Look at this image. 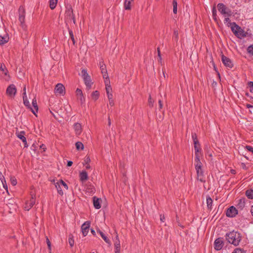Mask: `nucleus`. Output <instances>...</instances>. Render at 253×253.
Returning <instances> with one entry per match:
<instances>
[{
    "label": "nucleus",
    "mask_w": 253,
    "mask_h": 253,
    "mask_svg": "<svg viewBox=\"0 0 253 253\" xmlns=\"http://www.w3.org/2000/svg\"><path fill=\"white\" fill-rule=\"evenodd\" d=\"M16 88L14 84L9 85L6 89V94L11 97H14L16 93Z\"/></svg>",
    "instance_id": "obj_7"
},
{
    "label": "nucleus",
    "mask_w": 253,
    "mask_h": 253,
    "mask_svg": "<svg viewBox=\"0 0 253 253\" xmlns=\"http://www.w3.org/2000/svg\"><path fill=\"white\" fill-rule=\"evenodd\" d=\"M173 12L174 14L177 13V2L176 0H172Z\"/></svg>",
    "instance_id": "obj_37"
},
{
    "label": "nucleus",
    "mask_w": 253,
    "mask_h": 253,
    "mask_svg": "<svg viewBox=\"0 0 253 253\" xmlns=\"http://www.w3.org/2000/svg\"><path fill=\"white\" fill-rule=\"evenodd\" d=\"M206 202L208 209L211 211L212 209L213 200L209 195H207L206 197Z\"/></svg>",
    "instance_id": "obj_23"
},
{
    "label": "nucleus",
    "mask_w": 253,
    "mask_h": 253,
    "mask_svg": "<svg viewBox=\"0 0 253 253\" xmlns=\"http://www.w3.org/2000/svg\"><path fill=\"white\" fill-rule=\"evenodd\" d=\"M246 196L250 199H253V190L248 189L246 191Z\"/></svg>",
    "instance_id": "obj_32"
},
{
    "label": "nucleus",
    "mask_w": 253,
    "mask_h": 253,
    "mask_svg": "<svg viewBox=\"0 0 253 253\" xmlns=\"http://www.w3.org/2000/svg\"><path fill=\"white\" fill-rule=\"evenodd\" d=\"M231 26V31L234 34V32H237L238 30L236 29V26L234 24V22H232V25Z\"/></svg>",
    "instance_id": "obj_52"
},
{
    "label": "nucleus",
    "mask_w": 253,
    "mask_h": 253,
    "mask_svg": "<svg viewBox=\"0 0 253 253\" xmlns=\"http://www.w3.org/2000/svg\"><path fill=\"white\" fill-rule=\"evenodd\" d=\"M148 103H149V105L150 107L152 108L153 107L154 101L152 100L151 95L149 96V97L148 99Z\"/></svg>",
    "instance_id": "obj_50"
},
{
    "label": "nucleus",
    "mask_w": 253,
    "mask_h": 253,
    "mask_svg": "<svg viewBox=\"0 0 253 253\" xmlns=\"http://www.w3.org/2000/svg\"><path fill=\"white\" fill-rule=\"evenodd\" d=\"M165 218L164 215L161 214L160 215V220H161V221L162 222H164L165 221Z\"/></svg>",
    "instance_id": "obj_61"
},
{
    "label": "nucleus",
    "mask_w": 253,
    "mask_h": 253,
    "mask_svg": "<svg viewBox=\"0 0 253 253\" xmlns=\"http://www.w3.org/2000/svg\"><path fill=\"white\" fill-rule=\"evenodd\" d=\"M65 18L66 22L69 23L73 20L74 23L75 24V18L73 14L72 8L71 5L66 7Z\"/></svg>",
    "instance_id": "obj_3"
},
{
    "label": "nucleus",
    "mask_w": 253,
    "mask_h": 253,
    "mask_svg": "<svg viewBox=\"0 0 253 253\" xmlns=\"http://www.w3.org/2000/svg\"><path fill=\"white\" fill-rule=\"evenodd\" d=\"M232 253H246V251L240 248H236Z\"/></svg>",
    "instance_id": "obj_45"
},
{
    "label": "nucleus",
    "mask_w": 253,
    "mask_h": 253,
    "mask_svg": "<svg viewBox=\"0 0 253 253\" xmlns=\"http://www.w3.org/2000/svg\"><path fill=\"white\" fill-rule=\"evenodd\" d=\"M223 245L224 242L222 238H218L214 241V248L215 250H220L223 248Z\"/></svg>",
    "instance_id": "obj_11"
},
{
    "label": "nucleus",
    "mask_w": 253,
    "mask_h": 253,
    "mask_svg": "<svg viewBox=\"0 0 253 253\" xmlns=\"http://www.w3.org/2000/svg\"><path fill=\"white\" fill-rule=\"evenodd\" d=\"M77 97H78V100H79V101L81 102V105H83V104H84L85 103V97H84V95L83 94V95H81L77 96Z\"/></svg>",
    "instance_id": "obj_39"
},
{
    "label": "nucleus",
    "mask_w": 253,
    "mask_h": 253,
    "mask_svg": "<svg viewBox=\"0 0 253 253\" xmlns=\"http://www.w3.org/2000/svg\"><path fill=\"white\" fill-rule=\"evenodd\" d=\"M69 33L70 37L71 40L72 41L73 44H75V39L74 37V34H73L72 31L71 30H69Z\"/></svg>",
    "instance_id": "obj_46"
},
{
    "label": "nucleus",
    "mask_w": 253,
    "mask_h": 253,
    "mask_svg": "<svg viewBox=\"0 0 253 253\" xmlns=\"http://www.w3.org/2000/svg\"><path fill=\"white\" fill-rule=\"evenodd\" d=\"M54 92L56 94L64 95L65 94V88L60 83L57 84L54 88Z\"/></svg>",
    "instance_id": "obj_6"
},
{
    "label": "nucleus",
    "mask_w": 253,
    "mask_h": 253,
    "mask_svg": "<svg viewBox=\"0 0 253 253\" xmlns=\"http://www.w3.org/2000/svg\"><path fill=\"white\" fill-rule=\"evenodd\" d=\"M82 73V76L84 79L85 78L88 77L89 76L88 75V73H87V71L85 69H83L81 71Z\"/></svg>",
    "instance_id": "obj_41"
},
{
    "label": "nucleus",
    "mask_w": 253,
    "mask_h": 253,
    "mask_svg": "<svg viewBox=\"0 0 253 253\" xmlns=\"http://www.w3.org/2000/svg\"><path fill=\"white\" fill-rule=\"evenodd\" d=\"M84 81L86 87L89 89L91 87V85L92 84V83L91 82V80L90 79V77L89 76L88 77L84 78Z\"/></svg>",
    "instance_id": "obj_27"
},
{
    "label": "nucleus",
    "mask_w": 253,
    "mask_h": 253,
    "mask_svg": "<svg viewBox=\"0 0 253 253\" xmlns=\"http://www.w3.org/2000/svg\"><path fill=\"white\" fill-rule=\"evenodd\" d=\"M99 66L100 67V68L102 67H104L106 66L105 64L104 63V61L102 59H101V60L99 61Z\"/></svg>",
    "instance_id": "obj_54"
},
{
    "label": "nucleus",
    "mask_w": 253,
    "mask_h": 253,
    "mask_svg": "<svg viewBox=\"0 0 253 253\" xmlns=\"http://www.w3.org/2000/svg\"><path fill=\"white\" fill-rule=\"evenodd\" d=\"M25 132L24 131H21L20 132H16L17 137L19 138L24 144V147L27 148L28 145L27 142L26 138L25 136Z\"/></svg>",
    "instance_id": "obj_12"
},
{
    "label": "nucleus",
    "mask_w": 253,
    "mask_h": 253,
    "mask_svg": "<svg viewBox=\"0 0 253 253\" xmlns=\"http://www.w3.org/2000/svg\"><path fill=\"white\" fill-rule=\"evenodd\" d=\"M157 52H158V57L161 56L160 47L157 48Z\"/></svg>",
    "instance_id": "obj_64"
},
{
    "label": "nucleus",
    "mask_w": 253,
    "mask_h": 253,
    "mask_svg": "<svg viewBox=\"0 0 253 253\" xmlns=\"http://www.w3.org/2000/svg\"><path fill=\"white\" fill-rule=\"evenodd\" d=\"M90 222L89 221H85L81 226L82 233L84 236H86L89 231Z\"/></svg>",
    "instance_id": "obj_13"
},
{
    "label": "nucleus",
    "mask_w": 253,
    "mask_h": 253,
    "mask_svg": "<svg viewBox=\"0 0 253 253\" xmlns=\"http://www.w3.org/2000/svg\"><path fill=\"white\" fill-rule=\"evenodd\" d=\"M97 232L99 233L101 237L102 238V239L104 240V241L109 245L111 244V242L109 238L105 235V234L102 232L100 230L98 229L97 230Z\"/></svg>",
    "instance_id": "obj_24"
},
{
    "label": "nucleus",
    "mask_w": 253,
    "mask_h": 253,
    "mask_svg": "<svg viewBox=\"0 0 253 253\" xmlns=\"http://www.w3.org/2000/svg\"><path fill=\"white\" fill-rule=\"evenodd\" d=\"M100 70L101 71V73L102 74L103 78L105 80H107V79H109L108 75V73H107L106 66H105V68L104 67L101 68Z\"/></svg>",
    "instance_id": "obj_28"
},
{
    "label": "nucleus",
    "mask_w": 253,
    "mask_h": 253,
    "mask_svg": "<svg viewBox=\"0 0 253 253\" xmlns=\"http://www.w3.org/2000/svg\"><path fill=\"white\" fill-rule=\"evenodd\" d=\"M11 183L12 185L15 186L17 184V180L14 178H11Z\"/></svg>",
    "instance_id": "obj_56"
},
{
    "label": "nucleus",
    "mask_w": 253,
    "mask_h": 253,
    "mask_svg": "<svg viewBox=\"0 0 253 253\" xmlns=\"http://www.w3.org/2000/svg\"><path fill=\"white\" fill-rule=\"evenodd\" d=\"M58 0H49V6L51 9H54L57 5Z\"/></svg>",
    "instance_id": "obj_31"
},
{
    "label": "nucleus",
    "mask_w": 253,
    "mask_h": 253,
    "mask_svg": "<svg viewBox=\"0 0 253 253\" xmlns=\"http://www.w3.org/2000/svg\"><path fill=\"white\" fill-rule=\"evenodd\" d=\"M90 159L89 156H86L84 159V162L83 163V165L85 166V165L89 164L90 162Z\"/></svg>",
    "instance_id": "obj_44"
},
{
    "label": "nucleus",
    "mask_w": 253,
    "mask_h": 253,
    "mask_svg": "<svg viewBox=\"0 0 253 253\" xmlns=\"http://www.w3.org/2000/svg\"><path fill=\"white\" fill-rule=\"evenodd\" d=\"M91 96L92 99H93L95 101V100H97L99 98V92L98 91L95 90L91 93Z\"/></svg>",
    "instance_id": "obj_33"
},
{
    "label": "nucleus",
    "mask_w": 253,
    "mask_h": 253,
    "mask_svg": "<svg viewBox=\"0 0 253 253\" xmlns=\"http://www.w3.org/2000/svg\"><path fill=\"white\" fill-rule=\"evenodd\" d=\"M23 100L24 104L29 109H30L32 112L36 115V112L35 110L31 107V105L30 104L29 101L28 100V98L27 95H23Z\"/></svg>",
    "instance_id": "obj_17"
},
{
    "label": "nucleus",
    "mask_w": 253,
    "mask_h": 253,
    "mask_svg": "<svg viewBox=\"0 0 253 253\" xmlns=\"http://www.w3.org/2000/svg\"><path fill=\"white\" fill-rule=\"evenodd\" d=\"M194 147L195 150V155H202L201 148L199 142L194 143Z\"/></svg>",
    "instance_id": "obj_18"
},
{
    "label": "nucleus",
    "mask_w": 253,
    "mask_h": 253,
    "mask_svg": "<svg viewBox=\"0 0 253 253\" xmlns=\"http://www.w3.org/2000/svg\"><path fill=\"white\" fill-rule=\"evenodd\" d=\"M217 7L218 11L224 17H230L233 13L232 10L223 3H218Z\"/></svg>",
    "instance_id": "obj_2"
},
{
    "label": "nucleus",
    "mask_w": 253,
    "mask_h": 253,
    "mask_svg": "<svg viewBox=\"0 0 253 253\" xmlns=\"http://www.w3.org/2000/svg\"><path fill=\"white\" fill-rule=\"evenodd\" d=\"M174 37L175 38V40L176 41H177L178 39V34L177 31H174L173 32Z\"/></svg>",
    "instance_id": "obj_59"
},
{
    "label": "nucleus",
    "mask_w": 253,
    "mask_h": 253,
    "mask_svg": "<svg viewBox=\"0 0 253 253\" xmlns=\"http://www.w3.org/2000/svg\"><path fill=\"white\" fill-rule=\"evenodd\" d=\"M196 171L197 175V179L201 182H205L206 180L205 179L204 171L202 168H200V169H196Z\"/></svg>",
    "instance_id": "obj_14"
},
{
    "label": "nucleus",
    "mask_w": 253,
    "mask_h": 253,
    "mask_svg": "<svg viewBox=\"0 0 253 253\" xmlns=\"http://www.w3.org/2000/svg\"><path fill=\"white\" fill-rule=\"evenodd\" d=\"M55 187L57 189L58 193L61 196H62L63 195V191L61 189V185L59 183V181H57L55 183Z\"/></svg>",
    "instance_id": "obj_30"
},
{
    "label": "nucleus",
    "mask_w": 253,
    "mask_h": 253,
    "mask_svg": "<svg viewBox=\"0 0 253 253\" xmlns=\"http://www.w3.org/2000/svg\"><path fill=\"white\" fill-rule=\"evenodd\" d=\"M0 179L2 184H3V181L5 183V180L4 177L2 175V173L0 171Z\"/></svg>",
    "instance_id": "obj_58"
},
{
    "label": "nucleus",
    "mask_w": 253,
    "mask_h": 253,
    "mask_svg": "<svg viewBox=\"0 0 253 253\" xmlns=\"http://www.w3.org/2000/svg\"><path fill=\"white\" fill-rule=\"evenodd\" d=\"M158 103H159V110H161V109L163 108V102L160 99L158 101Z\"/></svg>",
    "instance_id": "obj_57"
},
{
    "label": "nucleus",
    "mask_w": 253,
    "mask_h": 253,
    "mask_svg": "<svg viewBox=\"0 0 253 253\" xmlns=\"http://www.w3.org/2000/svg\"><path fill=\"white\" fill-rule=\"evenodd\" d=\"M212 13L213 19L214 21H217L216 9L215 6H213L212 8Z\"/></svg>",
    "instance_id": "obj_40"
},
{
    "label": "nucleus",
    "mask_w": 253,
    "mask_h": 253,
    "mask_svg": "<svg viewBox=\"0 0 253 253\" xmlns=\"http://www.w3.org/2000/svg\"><path fill=\"white\" fill-rule=\"evenodd\" d=\"M74 128L76 134L80 135L81 133L82 128L81 124L79 123H75L74 125Z\"/></svg>",
    "instance_id": "obj_22"
},
{
    "label": "nucleus",
    "mask_w": 253,
    "mask_h": 253,
    "mask_svg": "<svg viewBox=\"0 0 253 253\" xmlns=\"http://www.w3.org/2000/svg\"><path fill=\"white\" fill-rule=\"evenodd\" d=\"M245 149L248 151L251 152L253 153V147L252 146L247 145L245 146Z\"/></svg>",
    "instance_id": "obj_53"
},
{
    "label": "nucleus",
    "mask_w": 253,
    "mask_h": 253,
    "mask_svg": "<svg viewBox=\"0 0 253 253\" xmlns=\"http://www.w3.org/2000/svg\"><path fill=\"white\" fill-rule=\"evenodd\" d=\"M58 181L59 183L61 185L63 186L66 190H68V186L67 184L63 180L60 179Z\"/></svg>",
    "instance_id": "obj_43"
},
{
    "label": "nucleus",
    "mask_w": 253,
    "mask_h": 253,
    "mask_svg": "<svg viewBox=\"0 0 253 253\" xmlns=\"http://www.w3.org/2000/svg\"><path fill=\"white\" fill-rule=\"evenodd\" d=\"M76 147L77 150H83L84 148V146L83 144L81 142H77L76 143Z\"/></svg>",
    "instance_id": "obj_38"
},
{
    "label": "nucleus",
    "mask_w": 253,
    "mask_h": 253,
    "mask_svg": "<svg viewBox=\"0 0 253 253\" xmlns=\"http://www.w3.org/2000/svg\"><path fill=\"white\" fill-rule=\"evenodd\" d=\"M248 87H250V91L251 92L253 93V82L250 81L248 83Z\"/></svg>",
    "instance_id": "obj_47"
},
{
    "label": "nucleus",
    "mask_w": 253,
    "mask_h": 253,
    "mask_svg": "<svg viewBox=\"0 0 253 253\" xmlns=\"http://www.w3.org/2000/svg\"><path fill=\"white\" fill-rule=\"evenodd\" d=\"M76 95L77 96H80L83 94L82 90L80 88H77L76 91Z\"/></svg>",
    "instance_id": "obj_51"
},
{
    "label": "nucleus",
    "mask_w": 253,
    "mask_h": 253,
    "mask_svg": "<svg viewBox=\"0 0 253 253\" xmlns=\"http://www.w3.org/2000/svg\"><path fill=\"white\" fill-rule=\"evenodd\" d=\"M25 14L26 12L24 7L22 5L20 6L18 9V20L22 28H24L25 27Z\"/></svg>",
    "instance_id": "obj_4"
},
{
    "label": "nucleus",
    "mask_w": 253,
    "mask_h": 253,
    "mask_svg": "<svg viewBox=\"0 0 253 253\" xmlns=\"http://www.w3.org/2000/svg\"><path fill=\"white\" fill-rule=\"evenodd\" d=\"M107 94V96H108V98L109 100L113 99V94L112 93H108Z\"/></svg>",
    "instance_id": "obj_62"
},
{
    "label": "nucleus",
    "mask_w": 253,
    "mask_h": 253,
    "mask_svg": "<svg viewBox=\"0 0 253 253\" xmlns=\"http://www.w3.org/2000/svg\"><path fill=\"white\" fill-rule=\"evenodd\" d=\"M238 214V210L234 206H231L228 208L226 212L227 217H233Z\"/></svg>",
    "instance_id": "obj_9"
},
{
    "label": "nucleus",
    "mask_w": 253,
    "mask_h": 253,
    "mask_svg": "<svg viewBox=\"0 0 253 253\" xmlns=\"http://www.w3.org/2000/svg\"><path fill=\"white\" fill-rule=\"evenodd\" d=\"M247 51L253 56V45H250L247 48Z\"/></svg>",
    "instance_id": "obj_48"
},
{
    "label": "nucleus",
    "mask_w": 253,
    "mask_h": 253,
    "mask_svg": "<svg viewBox=\"0 0 253 253\" xmlns=\"http://www.w3.org/2000/svg\"><path fill=\"white\" fill-rule=\"evenodd\" d=\"M32 105H33V106L34 107V108L33 109L36 112V113H37L38 111V105H37V99H36V98H34L32 100ZM35 115L36 116V114Z\"/></svg>",
    "instance_id": "obj_35"
},
{
    "label": "nucleus",
    "mask_w": 253,
    "mask_h": 253,
    "mask_svg": "<svg viewBox=\"0 0 253 253\" xmlns=\"http://www.w3.org/2000/svg\"><path fill=\"white\" fill-rule=\"evenodd\" d=\"M202 155H195L194 158V164L195 167V169H200V168H202L203 164L200 161V157Z\"/></svg>",
    "instance_id": "obj_15"
},
{
    "label": "nucleus",
    "mask_w": 253,
    "mask_h": 253,
    "mask_svg": "<svg viewBox=\"0 0 253 253\" xmlns=\"http://www.w3.org/2000/svg\"><path fill=\"white\" fill-rule=\"evenodd\" d=\"M73 164V162L71 161H67V167H71Z\"/></svg>",
    "instance_id": "obj_63"
},
{
    "label": "nucleus",
    "mask_w": 253,
    "mask_h": 253,
    "mask_svg": "<svg viewBox=\"0 0 253 253\" xmlns=\"http://www.w3.org/2000/svg\"><path fill=\"white\" fill-rule=\"evenodd\" d=\"M221 61L224 66H225L226 67L230 69L233 68V64L232 61L230 60V59H229L228 57H227L223 54H222L221 55Z\"/></svg>",
    "instance_id": "obj_10"
},
{
    "label": "nucleus",
    "mask_w": 253,
    "mask_h": 253,
    "mask_svg": "<svg viewBox=\"0 0 253 253\" xmlns=\"http://www.w3.org/2000/svg\"><path fill=\"white\" fill-rule=\"evenodd\" d=\"M35 195H32L30 200L27 201L25 203L24 209L26 211H29L35 204Z\"/></svg>",
    "instance_id": "obj_8"
},
{
    "label": "nucleus",
    "mask_w": 253,
    "mask_h": 253,
    "mask_svg": "<svg viewBox=\"0 0 253 253\" xmlns=\"http://www.w3.org/2000/svg\"><path fill=\"white\" fill-rule=\"evenodd\" d=\"M9 37L7 34H5L3 36L0 35V45L3 44L8 42Z\"/></svg>",
    "instance_id": "obj_25"
},
{
    "label": "nucleus",
    "mask_w": 253,
    "mask_h": 253,
    "mask_svg": "<svg viewBox=\"0 0 253 253\" xmlns=\"http://www.w3.org/2000/svg\"><path fill=\"white\" fill-rule=\"evenodd\" d=\"M92 199L94 207L96 209H99L101 208V206L100 203V199L96 197V196H94Z\"/></svg>",
    "instance_id": "obj_21"
},
{
    "label": "nucleus",
    "mask_w": 253,
    "mask_h": 253,
    "mask_svg": "<svg viewBox=\"0 0 253 253\" xmlns=\"http://www.w3.org/2000/svg\"><path fill=\"white\" fill-rule=\"evenodd\" d=\"M80 181L82 182L86 181L88 179L87 172L85 170H82L79 174Z\"/></svg>",
    "instance_id": "obj_19"
},
{
    "label": "nucleus",
    "mask_w": 253,
    "mask_h": 253,
    "mask_svg": "<svg viewBox=\"0 0 253 253\" xmlns=\"http://www.w3.org/2000/svg\"><path fill=\"white\" fill-rule=\"evenodd\" d=\"M68 242L70 247L72 248L74 245V240L72 234H70L69 235Z\"/></svg>",
    "instance_id": "obj_36"
},
{
    "label": "nucleus",
    "mask_w": 253,
    "mask_h": 253,
    "mask_svg": "<svg viewBox=\"0 0 253 253\" xmlns=\"http://www.w3.org/2000/svg\"><path fill=\"white\" fill-rule=\"evenodd\" d=\"M234 24L236 26V29L238 30L237 32H234V35L238 38L242 39L247 36V33L235 22H234Z\"/></svg>",
    "instance_id": "obj_5"
},
{
    "label": "nucleus",
    "mask_w": 253,
    "mask_h": 253,
    "mask_svg": "<svg viewBox=\"0 0 253 253\" xmlns=\"http://www.w3.org/2000/svg\"><path fill=\"white\" fill-rule=\"evenodd\" d=\"M115 253H120L121 245L118 233L116 232V241L114 244Z\"/></svg>",
    "instance_id": "obj_16"
},
{
    "label": "nucleus",
    "mask_w": 253,
    "mask_h": 253,
    "mask_svg": "<svg viewBox=\"0 0 253 253\" xmlns=\"http://www.w3.org/2000/svg\"><path fill=\"white\" fill-rule=\"evenodd\" d=\"M247 200L245 198H242L238 200L237 207L238 210H242L245 207L246 202Z\"/></svg>",
    "instance_id": "obj_20"
},
{
    "label": "nucleus",
    "mask_w": 253,
    "mask_h": 253,
    "mask_svg": "<svg viewBox=\"0 0 253 253\" xmlns=\"http://www.w3.org/2000/svg\"><path fill=\"white\" fill-rule=\"evenodd\" d=\"M226 239L229 243L237 246L241 240V234L238 232L232 231L226 234Z\"/></svg>",
    "instance_id": "obj_1"
},
{
    "label": "nucleus",
    "mask_w": 253,
    "mask_h": 253,
    "mask_svg": "<svg viewBox=\"0 0 253 253\" xmlns=\"http://www.w3.org/2000/svg\"><path fill=\"white\" fill-rule=\"evenodd\" d=\"M133 0H125L124 2V8L126 10H130L131 9V2L133 1Z\"/></svg>",
    "instance_id": "obj_29"
},
{
    "label": "nucleus",
    "mask_w": 253,
    "mask_h": 253,
    "mask_svg": "<svg viewBox=\"0 0 253 253\" xmlns=\"http://www.w3.org/2000/svg\"><path fill=\"white\" fill-rule=\"evenodd\" d=\"M0 71H1L4 75L6 76L8 73L4 64H1L0 66Z\"/></svg>",
    "instance_id": "obj_34"
},
{
    "label": "nucleus",
    "mask_w": 253,
    "mask_h": 253,
    "mask_svg": "<svg viewBox=\"0 0 253 253\" xmlns=\"http://www.w3.org/2000/svg\"><path fill=\"white\" fill-rule=\"evenodd\" d=\"M192 138L194 143L196 141V142H199L198 138H197V136L195 133H192Z\"/></svg>",
    "instance_id": "obj_49"
},
{
    "label": "nucleus",
    "mask_w": 253,
    "mask_h": 253,
    "mask_svg": "<svg viewBox=\"0 0 253 253\" xmlns=\"http://www.w3.org/2000/svg\"><path fill=\"white\" fill-rule=\"evenodd\" d=\"M105 86H106V93H110V92L112 90V88L110 85V82L109 79H107V80H105L104 81Z\"/></svg>",
    "instance_id": "obj_26"
},
{
    "label": "nucleus",
    "mask_w": 253,
    "mask_h": 253,
    "mask_svg": "<svg viewBox=\"0 0 253 253\" xmlns=\"http://www.w3.org/2000/svg\"><path fill=\"white\" fill-rule=\"evenodd\" d=\"M109 104L111 106H113L114 105L113 99L109 100Z\"/></svg>",
    "instance_id": "obj_60"
},
{
    "label": "nucleus",
    "mask_w": 253,
    "mask_h": 253,
    "mask_svg": "<svg viewBox=\"0 0 253 253\" xmlns=\"http://www.w3.org/2000/svg\"><path fill=\"white\" fill-rule=\"evenodd\" d=\"M225 19L224 20V22L225 24H226L228 26H230L232 25V23L231 22V21L229 19V17H225Z\"/></svg>",
    "instance_id": "obj_42"
},
{
    "label": "nucleus",
    "mask_w": 253,
    "mask_h": 253,
    "mask_svg": "<svg viewBox=\"0 0 253 253\" xmlns=\"http://www.w3.org/2000/svg\"><path fill=\"white\" fill-rule=\"evenodd\" d=\"M46 242L48 249L50 250H51V243H50L49 239L47 237H46Z\"/></svg>",
    "instance_id": "obj_55"
}]
</instances>
